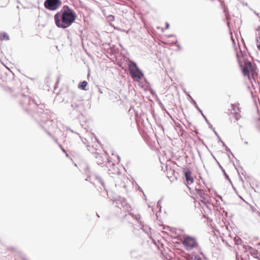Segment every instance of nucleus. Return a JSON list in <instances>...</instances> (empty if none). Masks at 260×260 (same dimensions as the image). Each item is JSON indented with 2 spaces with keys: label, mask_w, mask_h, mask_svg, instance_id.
Wrapping results in <instances>:
<instances>
[{
  "label": "nucleus",
  "mask_w": 260,
  "mask_h": 260,
  "mask_svg": "<svg viewBox=\"0 0 260 260\" xmlns=\"http://www.w3.org/2000/svg\"><path fill=\"white\" fill-rule=\"evenodd\" d=\"M196 193L199 195L201 198L202 199V202H205L206 201L208 200V196L205 193V191L202 189L195 188Z\"/></svg>",
  "instance_id": "nucleus-9"
},
{
  "label": "nucleus",
  "mask_w": 260,
  "mask_h": 260,
  "mask_svg": "<svg viewBox=\"0 0 260 260\" xmlns=\"http://www.w3.org/2000/svg\"><path fill=\"white\" fill-rule=\"evenodd\" d=\"M166 29H168L169 27V24L168 22L166 23Z\"/></svg>",
  "instance_id": "nucleus-29"
},
{
  "label": "nucleus",
  "mask_w": 260,
  "mask_h": 260,
  "mask_svg": "<svg viewBox=\"0 0 260 260\" xmlns=\"http://www.w3.org/2000/svg\"><path fill=\"white\" fill-rule=\"evenodd\" d=\"M22 98L21 104L24 109L26 110H28L29 109L27 107L28 105L35 104L34 100H31L29 96L22 95Z\"/></svg>",
  "instance_id": "nucleus-8"
},
{
  "label": "nucleus",
  "mask_w": 260,
  "mask_h": 260,
  "mask_svg": "<svg viewBox=\"0 0 260 260\" xmlns=\"http://www.w3.org/2000/svg\"><path fill=\"white\" fill-rule=\"evenodd\" d=\"M72 107H73V108H77V105L75 103H73L72 104Z\"/></svg>",
  "instance_id": "nucleus-28"
},
{
  "label": "nucleus",
  "mask_w": 260,
  "mask_h": 260,
  "mask_svg": "<svg viewBox=\"0 0 260 260\" xmlns=\"http://www.w3.org/2000/svg\"><path fill=\"white\" fill-rule=\"evenodd\" d=\"M235 51L236 52L237 60H238L239 62H240L241 61V59H242V57L244 55V54L245 53V51H241L240 49L239 52L237 51V49H235Z\"/></svg>",
  "instance_id": "nucleus-13"
},
{
  "label": "nucleus",
  "mask_w": 260,
  "mask_h": 260,
  "mask_svg": "<svg viewBox=\"0 0 260 260\" xmlns=\"http://www.w3.org/2000/svg\"><path fill=\"white\" fill-rule=\"evenodd\" d=\"M193 260H202L201 257L199 255H196Z\"/></svg>",
  "instance_id": "nucleus-27"
},
{
  "label": "nucleus",
  "mask_w": 260,
  "mask_h": 260,
  "mask_svg": "<svg viewBox=\"0 0 260 260\" xmlns=\"http://www.w3.org/2000/svg\"><path fill=\"white\" fill-rule=\"evenodd\" d=\"M41 117V126L43 128H49L52 125V121L49 120V115L47 113H42Z\"/></svg>",
  "instance_id": "nucleus-6"
},
{
  "label": "nucleus",
  "mask_w": 260,
  "mask_h": 260,
  "mask_svg": "<svg viewBox=\"0 0 260 260\" xmlns=\"http://www.w3.org/2000/svg\"><path fill=\"white\" fill-rule=\"evenodd\" d=\"M99 91L100 93H103V91H102V89L100 88H99Z\"/></svg>",
  "instance_id": "nucleus-31"
},
{
  "label": "nucleus",
  "mask_w": 260,
  "mask_h": 260,
  "mask_svg": "<svg viewBox=\"0 0 260 260\" xmlns=\"http://www.w3.org/2000/svg\"><path fill=\"white\" fill-rule=\"evenodd\" d=\"M185 248L188 250H191L198 247V243L196 239L191 236L185 237L182 242Z\"/></svg>",
  "instance_id": "nucleus-2"
},
{
  "label": "nucleus",
  "mask_w": 260,
  "mask_h": 260,
  "mask_svg": "<svg viewBox=\"0 0 260 260\" xmlns=\"http://www.w3.org/2000/svg\"><path fill=\"white\" fill-rule=\"evenodd\" d=\"M83 143L84 144H86L87 147H89V144L90 143V142H89V141L86 139V138H85L84 140H82Z\"/></svg>",
  "instance_id": "nucleus-22"
},
{
  "label": "nucleus",
  "mask_w": 260,
  "mask_h": 260,
  "mask_svg": "<svg viewBox=\"0 0 260 260\" xmlns=\"http://www.w3.org/2000/svg\"><path fill=\"white\" fill-rule=\"evenodd\" d=\"M94 156L96 159V162L99 165L103 164V159L102 156L99 154L95 153Z\"/></svg>",
  "instance_id": "nucleus-14"
},
{
  "label": "nucleus",
  "mask_w": 260,
  "mask_h": 260,
  "mask_svg": "<svg viewBox=\"0 0 260 260\" xmlns=\"http://www.w3.org/2000/svg\"><path fill=\"white\" fill-rule=\"evenodd\" d=\"M234 118L236 120H238L241 118V115L238 112H235L234 113Z\"/></svg>",
  "instance_id": "nucleus-19"
},
{
  "label": "nucleus",
  "mask_w": 260,
  "mask_h": 260,
  "mask_svg": "<svg viewBox=\"0 0 260 260\" xmlns=\"http://www.w3.org/2000/svg\"><path fill=\"white\" fill-rule=\"evenodd\" d=\"M257 31H258L256 35V40H257V47L258 49L260 51V26L256 29Z\"/></svg>",
  "instance_id": "nucleus-15"
},
{
  "label": "nucleus",
  "mask_w": 260,
  "mask_h": 260,
  "mask_svg": "<svg viewBox=\"0 0 260 260\" xmlns=\"http://www.w3.org/2000/svg\"><path fill=\"white\" fill-rule=\"evenodd\" d=\"M174 36H175V35H171L169 36V37H174Z\"/></svg>",
  "instance_id": "nucleus-34"
},
{
  "label": "nucleus",
  "mask_w": 260,
  "mask_h": 260,
  "mask_svg": "<svg viewBox=\"0 0 260 260\" xmlns=\"http://www.w3.org/2000/svg\"><path fill=\"white\" fill-rule=\"evenodd\" d=\"M87 85V82L85 81H84L82 82H81L79 84L78 87L82 89L86 90L85 87H86Z\"/></svg>",
  "instance_id": "nucleus-17"
},
{
  "label": "nucleus",
  "mask_w": 260,
  "mask_h": 260,
  "mask_svg": "<svg viewBox=\"0 0 260 260\" xmlns=\"http://www.w3.org/2000/svg\"><path fill=\"white\" fill-rule=\"evenodd\" d=\"M61 5L60 0H46L44 3L45 7L51 11L57 9Z\"/></svg>",
  "instance_id": "nucleus-5"
},
{
  "label": "nucleus",
  "mask_w": 260,
  "mask_h": 260,
  "mask_svg": "<svg viewBox=\"0 0 260 260\" xmlns=\"http://www.w3.org/2000/svg\"><path fill=\"white\" fill-rule=\"evenodd\" d=\"M232 39L233 40V42H234V40L233 39V38H232Z\"/></svg>",
  "instance_id": "nucleus-40"
},
{
  "label": "nucleus",
  "mask_w": 260,
  "mask_h": 260,
  "mask_svg": "<svg viewBox=\"0 0 260 260\" xmlns=\"http://www.w3.org/2000/svg\"><path fill=\"white\" fill-rule=\"evenodd\" d=\"M130 215L136 220L140 222V215L139 214L134 215L133 213H130Z\"/></svg>",
  "instance_id": "nucleus-18"
},
{
  "label": "nucleus",
  "mask_w": 260,
  "mask_h": 260,
  "mask_svg": "<svg viewBox=\"0 0 260 260\" xmlns=\"http://www.w3.org/2000/svg\"><path fill=\"white\" fill-rule=\"evenodd\" d=\"M215 134L217 136V133L214 131Z\"/></svg>",
  "instance_id": "nucleus-37"
},
{
  "label": "nucleus",
  "mask_w": 260,
  "mask_h": 260,
  "mask_svg": "<svg viewBox=\"0 0 260 260\" xmlns=\"http://www.w3.org/2000/svg\"><path fill=\"white\" fill-rule=\"evenodd\" d=\"M161 200H159L157 202V208H158L159 210H160V208H161Z\"/></svg>",
  "instance_id": "nucleus-25"
},
{
  "label": "nucleus",
  "mask_w": 260,
  "mask_h": 260,
  "mask_svg": "<svg viewBox=\"0 0 260 260\" xmlns=\"http://www.w3.org/2000/svg\"><path fill=\"white\" fill-rule=\"evenodd\" d=\"M177 42L176 41V42L175 43V44L177 45Z\"/></svg>",
  "instance_id": "nucleus-39"
},
{
  "label": "nucleus",
  "mask_w": 260,
  "mask_h": 260,
  "mask_svg": "<svg viewBox=\"0 0 260 260\" xmlns=\"http://www.w3.org/2000/svg\"><path fill=\"white\" fill-rule=\"evenodd\" d=\"M23 260H26L25 258L22 257Z\"/></svg>",
  "instance_id": "nucleus-36"
},
{
  "label": "nucleus",
  "mask_w": 260,
  "mask_h": 260,
  "mask_svg": "<svg viewBox=\"0 0 260 260\" xmlns=\"http://www.w3.org/2000/svg\"><path fill=\"white\" fill-rule=\"evenodd\" d=\"M108 19L110 21H114V16L112 15H110L108 16Z\"/></svg>",
  "instance_id": "nucleus-26"
},
{
  "label": "nucleus",
  "mask_w": 260,
  "mask_h": 260,
  "mask_svg": "<svg viewBox=\"0 0 260 260\" xmlns=\"http://www.w3.org/2000/svg\"><path fill=\"white\" fill-rule=\"evenodd\" d=\"M188 98H189V99H190V101H191V103L194 105V106L196 108V109L198 110V111L200 112L202 114L203 116L205 118L206 122L207 123H208L207 119H206V117L202 113V110L199 108L197 103L193 100V99L192 98V97L189 94H188Z\"/></svg>",
  "instance_id": "nucleus-12"
},
{
  "label": "nucleus",
  "mask_w": 260,
  "mask_h": 260,
  "mask_svg": "<svg viewBox=\"0 0 260 260\" xmlns=\"http://www.w3.org/2000/svg\"><path fill=\"white\" fill-rule=\"evenodd\" d=\"M95 178L98 182H99L103 186H104V183L102 179L98 176H95Z\"/></svg>",
  "instance_id": "nucleus-23"
},
{
  "label": "nucleus",
  "mask_w": 260,
  "mask_h": 260,
  "mask_svg": "<svg viewBox=\"0 0 260 260\" xmlns=\"http://www.w3.org/2000/svg\"><path fill=\"white\" fill-rule=\"evenodd\" d=\"M129 71L131 77L133 79H140L143 76L142 71L139 69L136 63L134 62H130L129 64Z\"/></svg>",
  "instance_id": "nucleus-3"
},
{
  "label": "nucleus",
  "mask_w": 260,
  "mask_h": 260,
  "mask_svg": "<svg viewBox=\"0 0 260 260\" xmlns=\"http://www.w3.org/2000/svg\"><path fill=\"white\" fill-rule=\"evenodd\" d=\"M242 72L244 76H248L249 79L251 77L254 78V76L256 74L255 67L250 61L245 62L242 69Z\"/></svg>",
  "instance_id": "nucleus-4"
},
{
  "label": "nucleus",
  "mask_w": 260,
  "mask_h": 260,
  "mask_svg": "<svg viewBox=\"0 0 260 260\" xmlns=\"http://www.w3.org/2000/svg\"><path fill=\"white\" fill-rule=\"evenodd\" d=\"M91 140L92 142H93V143L98 142L97 139L96 138V137L93 134H91Z\"/></svg>",
  "instance_id": "nucleus-24"
},
{
  "label": "nucleus",
  "mask_w": 260,
  "mask_h": 260,
  "mask_svg": "<svg viewBox=\"0 0 260 260\" xmlns=\"http://www.w3.org/2000/svg\"><path fill=\"white\" fill-rule=\"evenodd\" d=\"M149 207L152 208V210L153 212H156V211H154V209L153 208V207L152 206H151L150 205H149Z\"/></svg>",
  "instance_id": "nucleus-32"
},
{
  "label": "nucleus",
  "mask_w": 260,
  "mask_h": 260,
  "mask_svg": "<svg viewBox=\"0 0 260 260\" xmlns=\"http://www.w3.org/2000/svg\"><path fill=\"white\" fill-rule=\"evenodd\" d=\"M231 106L232 107V109L234 111H235L236 109H237L239 111H240V108L238 105L232 104Z\"/></svg>",
  "instance_id": "nucleus-20"
},
{
  "label": "nucleus",
  "mask_w": 260,
  "mask_h": 260,
  "mask_svg": "<svg viewBox=\"0 0 260 260\" xmlns=\"http://www.w3.org/2000/svg\"><path fill=\"white\" fill-rule=\"evenodd\" d=\"M235 244L237 246V248L239 250H242L245 251L247 248H249L250 247L247 246L243 243L242 240L238 236H235L234 239Z\"/></svg>",
  "instance_id": "nucleus-7"
},
{
  "label": "nucleus",
  "mask_w": 260,
  "mask_h": 260,
  "mask_svg": "<svg viewBox=\"0 0 260 260\" xmlns=\"http://www.w3.org/2000/svg\"><path fill=\"white\" fill-rule=\"evenodd\" d=\"M202 203L204 204V206L202 207V209L205 213L208 214L211 213L213 206L208 202V200L206 201L205 202Z\"/></svg>",
  "instance_id": "nucleus-10"
},
{
  "label": "nucleus",
  "mask_w": 260,
  "mask_h": 260,
  "mask_svg": "<svg viewBox=\"0 0 260 260\" xmlns=\"http://www.w3.org/2000/svg\"><path fill=\"white\" fill-rule=\"evenodd\" d=\"M140 225L142 226L141 229L142 230L145 232L146 234H149V232H150L151 229L147 226H144L143 224H142V222L140 221Z\"/></svg>",
  "instance_id": "nucleus-16"
},
{
  "label": "nucleus",
  "mask_w": 260,
  "mask_h": 260,
  "mask_svg": "<svg viewBox=\"0 0 260 260\" xmlns=\"http://www.w3.org/2000/svg\"><path fill=\"white\" fill-rule=\"evenodd\" d=\"M9 39V37L6 33H4L3 34L2 40H8Z\"/></svg>",
  "instance_id": "nucleus-21"
},
{
  "label": "nucleus",
  "mask_w": 260,
  "mask_h": 260,
  "mask_svg": "<svg viewBox=\"0 0 260 260\" xmlns=\"http://www.w3.org/2000/svg\"><path fill=\"white\" fill-rule=\"evenodd\" d=\"M244 143H245V144H246V145H247V144H248V142H247V141H245V142H244Z\"/></svg>",
  "instance_id": "nucleus-35"
},
{
  "label": "nucleus",
  "mask_w": 260,
  "mask_h": 260,
  "mask_svg": "<svg viewBox=\"0 0 260 260\" xmlns=\"http://www.w3.org/2000/svg\"><path fill=\"white\" fill-rule=\"evenodd\" d=\"M59 147H60V148L61 149V148H62V146H61V145H59Z\"/></svg>",
  "instance_id": "nucleus-38"
},
{
  "label": "nucleus",
  "mask_w": 260,
  "mask_h": 260,
  "mask_svg": "<svg viewBox=\"0 0 260 260\" xmlns=\"http://www.w3.org/2000/svg\"><path fill=\"white\" fill-rule=\"evenodd\" d=\"M236 259H237V260H239V256L237 253H236ZM240 260H243V258H241Z\"/></svg>",
  "instance_id": "nucleus-30"
},
{
  "label": "nucleus",
  "mask_w": 260,
  "mask_h": 260,
  "mask_svg": "<svg viewBox=\"0 0 260 260\" xmlns=\"http://www.w3.org/2000/svg\"><path fill=\"white\" fill-rule=\"evenodd\" d=\"M61 150L63 152L66 153V150L63 148H61Z\"/></svg>",
  "instance_id": "nucleus-33"
},
{
  "label": "nucleus",
  "mask_w": 260,
  "mask_h": 260,
  "mask_svg": "<svg viewBox=\"0 0 260 260\" xmlns=\"http://www.w3.org/2000/svg\"><path fill=\"white\" fill-rule=\"evenodd\" d=\"M185 177L186 179V184L188 186V185L191 184L193 182V179L191 177V172L190 171H186L185 172Z\"/></svg>",
  "instance_id": "nucleus-11"
},
{
  "label": "nucleus",
  "mask_w": 260,
  "mask_h": 260,
  "mask_svg": "<svg viewBox=\"0 0 260 260\" xmlns=\"http://www.w3.org/2000/svg\"><path fill=\"white\" fill-rule=\"evenodd\" d=\"M56 25L61 28H66L75 21L76 15L74 11L68 6H65L54 15Z\"/></svg>",
  "instance_id": "nucleus-1"
}]
</instances>
